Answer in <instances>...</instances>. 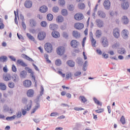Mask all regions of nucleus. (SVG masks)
I'll list each match as a JSON object with an SVG mask.
<instances>
[{"instance_id": "f257e3e1", "label": "nucleus", "mask_w": 130, "mask_h": 130, "mask_svg": "<svg viewBox=\"0 0 130 130\" xmlns=\"http://www.w3.org/2000/svg\"><path fill=\"white\" fill-rule=\"evenodd\" d=\"M44 48L47 52H48V53H50L53 50L52 45H51V44L49 43H47L45 44Z\"/></svg>"}, {"instance_id": "f03ea898", "label": "nucleus", "mask_w": 130, "mask_h": 130, "mask_svg": "<svg viewBox=\"0 0 130 130\" xmlns=\"http://www.w3.org/2000/svg\"><path fill=\"white\" fill-rule=\"evenodd\" d=\"M46 36V34L45 33V32L40 31L38 35V39H39V40L42 41V40H44Z\"/></svg>"}, {"instance_id": "7ed1b4c3", "label": "nucleus", "mask_w": 130, "mask_h": 130, "mask_svg": "<svg viewBox=\"0 0 130 130\" xmlns=\"http://www.w3.org/2000/svg\"><path fill=\"white\" fill-rule=\"evenodd\" d=\"M56 51L58 55H63L64 53V48L63 47H59L57 49Z\"/></svg>"}, {"instance_id": "20e7f679", "label": "nucleus", "mask_w": 130, "mask_h": 130, "mask_svg": "<svg viewBox=\"0 0 130 130\" xmlns=\"http://www.w3.org/2000/svg\"><path fill=\"white\" fill-rule=\"evenodd\" d=\"M101 42L104 47H107V46H108V40H107L106 38L104 37L102 38Z\"/></svg>"}, {"instance_id": "39448f33", "label": "nucleus", "mask_w": 130, "mask_h": 130, "mask_svg": "<svg viewBox=\"0 0 130 130\" xmlns=\"http://www.w3.org/2000/svg\"><path fill=\"white\" fill-rule=\"evenodd\" d=\"M74 18L77 21H81V20L84 19V16H83L82 14L77 13L74 16Z\"/></svg>"}, {"instance_id": "423d86ee", "label": "nucleus", "mask_w": 130, "mask_h": 130, "mask_svg": "<svg viewBox=\"0 0 130 130\" xmlns=\"http://www.w3.org/2000/svg\"><path fill=\"white\" fill-rule=\"evenodd\" d=\"M27 72L29 74H30V76L32 78V82H35V86H36V83H37V82L36 81L35 76H34V72L33 71H32L31 69L28 70V71Z\"/></svg>"}, {"instance_id": "0eeeda50", "label": "nucleus", "mask_w": 130, "mask_h": 130, "mask_svg": "<svg viewBox=\"0 0 130 130\" xmlns=\"http://www.w3.org/2000/svg\"><path fill=\"white\" fill-rule=\"evenodd\" d=\"M104 6L106 10H109L110 9V1L109 0H106L104 2Z\"/></svg>"}, {"instance_id": "6e6552de", "label": "nucleus", "mask_w": 130, "mask_h": 130, "mask_svg": "<svg viewBox=\"0 0 130 130\" xmlns=\"http://www.w3.org/2000/svg\"><path fill=\"white\" fill-rule=\"evenodd\" d=\"M32 3L31 1L26 0L24 3V7L27 8V9H30L32 7Z\"/></svg>"}, {"instance_id": "1a4fd4ad", "label": "nucleus", "mask_w": 130, "mask_h": 130, "mask_svg": "<svg viewBox=\"0 0 130 130\" xmlns=\"http://www.w3.org/2000/svg\"><path fill=\"white\" fill-rule=\"evenodd\" d=\"M32 85V82L29 80H26L23 82V86L26 88H29Z\"/></svg>"}, {"instance_id": "9d476101", "label": "nucleus", "mask_w": 130, "mask_h": 130, "mask_svg": "<svg viewBox=\"0 0 130 130\" xmlns=\"http://www.w3.org/2000/svg\"><path fill=\"white\" fill-rule=\"evenodd\" d=\"M128 30L127 29H123L122 31V36L124 39H126L128 38Z\"/></svg>"}, {"instance_id": "9b49d317", "label": "nucleus", "mask_w": 130, "mask_h": 130, "mask_svg": "<svg viewBox=\"0 0 130 130\" xmlns=\"http://www.w3.org/2000/svg\"><path fill=\"white\" fill-rule=\"evenodd\" d=\"M113 33V36L114 37H115V38H118V37H119V29L118 28L114 29Z\"/></svg>"}, {"instance_id": "f8f14e48", "label": "nucleus", "mask_w": 130, "mask_h": 130, "mask_svg": "<svg viewBox=\"0 0 130 130\" xmlns=\"http://www.w3.org/2000/svg\"><path fill=\"white\" fill-rule=\"evenodd\" d=\"M98 15L100 18H102L103 19L106 18V14H105V12L101 10H99L98 12Z\"/></svg>"}, {"instance_id": "ddd939ff", "label": "nucleus", "mask_w": 130, "mask_h": 130, "mask_svg": "<svg viewBox=\"0 0 130 130\" xmlns=\"http://www.w3.org/2000/svg\"><path fill=\"white\" fill-rule=\"evenodd\" d=\"M12 81L14 83H18L19 81H20V79L19 78V76L17 74H14L12 77Z\"/></svg>"}, {"instance_id": "4468645a", "label": "nucleus", "mask_w": 130, "mask_h": 130, "mask_svg": "<svg viewBox=\"0 0 130 130\" xmlns=\"http://www.w3.org/2000/svg\"><path fill=\"white\" fill-rule=\"evenodd\" d=\"M121 8L123 10H126L129 8V4L128 2H124L121 4Z\"/></svg>"}, {"instance_id": "2eb2a0df", "label": "nucleus", "mask_w": 130, "mask_h": 130, "mask_svg": "<svg viewBox=\"0 0 130 130\" xmlns=\"http://www.w3.org/2000/svg\"><path fill=\"white\" fill-rule=\"evenodd\" d=\"M75 28L78 30H81L84 28V24L81 23H77L75 24Z\"/></svg>"}, {"instance_id": "dca6fc26", "label": "nucleus", "mask_w": 130, "mask_h": 130, "mask_svg": "<svg viewBox=\"0 0 130 130\" xmlns=\"http://www.w3.org/2000/svg\"><path fill=\"white\" fill-rule=\"evenodd\" d=\"M96 25L99 27H103V21L101 19H96L95 20Z\"/></svg>"}, {"instance_id": "f3484780", "label": "nucleus", "mask_w": 130, "mask_h": 130, "mask_svg": "<svg viewBox=\"0 0 130 130\" xmlns=\"http://www.w3.org/2000/svg\"><path fill=\"white\" fill-rule=\"evenodd\" d=\"M14 13L15 16V23L16 24V25H18V19H17V16L18 17V19H19V9L16 10V11H14Z\"/></svg>"}, {"instance_id": "a211bd4d", "label": "nucleus", "mask_w": 130, "mask_h": 130, "mask_svg": "<svg viewBox=\"0 0 130 130\" xmlns=\"http://www.w3.org/2000/svg\"><path fill=\"white\" fill-rule=\"evenodd\" d=\"M52 36L54 38H58V37H60V34L57 31L54 30L52 32Z\"/></svg>"}, {"instance_id": "6ab92c4d", "label": "nucleus", "mask_w": 130, "mask_h": 130, "mask_svg": "<svg viewBox=\"0 0 130 130\" xmlns=\"http://www.w3.org/2000/svg\"><path fill=\"white\" fill-rule=\"evenodd\" d=\"M50 30L54 31V30H57L58 29V25L55 24H51L49 26Z\"/></svg>"}, {"instance_id": "aec40b11", "label": "nucleus", "mask_w": 130, "mask_h": 130, "mask_svg": "<svg viewBox=\"0 0 130 130\" xmlns=\"http://www.w3.org/2000/svg\"><path fill=\"white\" fill-rule=\"evenodd\" d=\"M71 45L73 48H77L78 46V41L76 40H73L71 42Z\"/></svg>"}, {"instance_id": "412c9836", "label": "nucleus", "mask_w": 130, "mask_h": 130, "mask_svg": "<svg viewBox=\"0 0 130 130\" xmlns=\"http://www.w3.org/2000/svg\"><path fill=\"white\" fill-rule=\"evenodd\" d=\"M122 20L123 23H124V25H127V24H128V22H129V20L126 16H123L122 18Z\"/></svg>"}, {"instance_id": "4be33fe9", "label": "nucleus", "mask_w": 130, "mask_h": 130, "mask_svg": "<svg viewBox=\"0 0 130 130\" xmlns=\"http://www.w3.org/2000/svg\"><path fill=\"white\" fill-rule=\"evenodd\" d=\"M67 63L68 64L70 68H74L75 67L76 63H75V61L72 60H69L67 61Z\"/></svg>"}, {"instance_id": "5701e85b", "label": "nucleus", "mask_w": 130, "mask_h": 130, "mask_svg": "<svg viewBox=\"0 0 130 130\" xmlns=\"http://www.w3.org/2000/svg\"><path fill=\"white\" fill-rule=\"evenodd\" d=\"M19 76L21 79H25L27 76V72L26 71L23 70L20 72Z\"/></svg>"}, {"instance_id": "b1692460", "label": "nucleus", "mask_w": 130, "mask_h": 130, "mask_svg": "<svg viewBox=\"0 0 130 130\" xmlns=\"http://www.w3.org/2000/svg\"><path fill=\"white\" fill-rule=\"evenodd\" d=\"M48 10V8L46 6H43L40 8V12H41V13H46Z\"/></svg>"}, {"instance_id": "393cba45", "label": "nucleus", "mask_w": 130, "mask_h": 130, "mask_svg": "<svg viewBox=\"0 0 130 130\" xmlns=\"http://www.w3.org/2000/svg\"><path fill=\"white\" fill-rule=\"evenodd\" d=\"M76 61L77 62V63H78V64H79V66H83V59H82V58L81 57H78L76 60Z\"/></svg>"}, {"instance_id": "a878e982", "label": "nucleus", "mask_w": 130, "mask_h": 130, "mask_svg": "<svg viewBox=\"0 0 130 130\" xmlns=\"http://www.w3.org/2000/svg\"><path fill=\"white\" fill-rule=\"evenodd\" d=\"M17 63H18V64H20V66H21V67H28V65L25 63V62H24V61H23L22 59L17 60Z\"/></svg>"}, {"instance_id": "bb28decb", "label": "nucleus", "mask_w": 130, "mask_h": 130, "mask_svg": "<svg viewBox=\"0 0 130 130\" xmlns=\"http://www.w3.org/2000/svg\"><path fill=\"white\" fill-rule=\"evenodd\" d=\"M39 108H40V103H37L36 105L35 106V108L32 110L31 111V114L32 113H35L36 110H37Z\"/></svg>"}, {"instance_id": "cd10ccee", "label": "nucleus", "mask_w": 130, "mask_h": 130, "mask_svg": "<svg viewBox=\"0 0 130 130\" xmlns=\"http://www.w3.org/2000/svg\"><path fill=\"white\" fill-rule=\"evenodd\" d=\"M34 95V90L33 89H29L27 91V95L28 97H33Z\"/></svg>"}, {"instance_id": "c85d7f7f", "label": "nucleus", "mask_w": 130, "mask_h": 130, "mask_svg": "<svg viewBox=\"0 0 130 130\" xmlns=\"http://www.w3.org/2000/svg\"><path fill=\"white\" fill-rule=\"evenodd\" d=\"M0 89H1L2 91H6V90H7V86H6L5 83L3 82L0 83Z\"/></svg>"}, {"instance_id": "c756f323", "label": "nucleus", "mask_w": 130, "mask_h": 130, "mask_svg": "<svg viewBox=\"0 0 130 130\" xmlns=\"http://www.w3.org/2000/svg\"><path fill=\"white\" fill-rule=\"evenodd\" d=\"M10 111V107L7 104L3 106V112H9Z\"/></svg>"}, {"instance_id": "7c9ffc66", "label": "nucleus", "mask_w": 130, "mask_h": 130, "mask_svg": "<svg viewBox=\"0 0 130 130\" xmlns=\"http://www.w3.org/2000/svg\"><path fill=\"white\" fill-rule=\"evenodd\" d=\"M101 35H102V32L101 30L98 29L95 32V36L97 38H100L101 37Z\"/></svg>"}, {"instance_id": "2f4dec72", "label": "nucleus", "mask_w": 130, "mask_h": 130, "mask_svg": "<svg viewBox=\"0 0 130 130\" xmlns=\"http://www.w3.org/2000/svg\"><path fill=\"white\" fill-rule=\"evenodd\" d=\"M29 23H30V27H32V28L36 26V24H37L36 21H35L34 19H30L29 20Z\"/></svg>"}, {"instance_id": "473e14b6", "label": "nucleus", "mask_w": 130, "mask_h": 130, "mask_svg": "<svg viewBox=\"0 0 130 130\" xmlns=\"http://www.w3.org/2000/svg\"><path fill=\"white\" fill-rule=\"evenodd\" d=\"M73 36L75 38H79L80 37V33L77 30H74L73 31Z\"/></svg>"}, {"instance_id": "72a5a7b5", "label": "nucleus", "mask_w": 130, "mask_h": 130, "mask_svg": "<svg viewBox=\"0 0 130 130\" xmlns=\"http://www.w3.org/2000/svg\"><path fill=\"white\" fill-rule=\"evenodd\" d=\"M8 60V57L6 56H2L0 57V61H2V62H6Z\"/></svg>"}, {"instance_id": "f704fd0d", "label": "nucleus", "mask_w": 130, "mask_h": 130, "mask_svg": "<svg viewBox=\"0 0 130 130\" xmlns=\"http://www.w3.org/2000/svg\"><path fill=\"white\" fill-rule=\"evenodd\" d=\"M87 67H88V61L86 60L84 62L83 68H82V70L83 71H84V72H86V71H87Z\"/></svg>"}, {"instance_id": "c9c22d12", "label": "nucleus", "mask_w": 130, "mask_h": 130, "mask_svg": "<svg viewBox=\"0 0 130 130\" xmlns=\"http://www.w3.org/2000/svg\"><path fill=\"white\" fill-rule=\"evenodd\" d=\"M31 107H32V101H30L29 103L26 106V108H25V109L27 111H29L31 109Z\"/></svg>"}, {"instance_id": "e433bc0d", "label": "nucleus", "mask_w": 130, "mask_h": 130, "mask_svg": "<svg viewBox=\"0 0 130 130\" xmlns=\"http://www.w3.org/2000/svg\"><path fill=\"white\" fill-rule=\"evenodd\" d=\"M41 92H40V94L38 95L37 98L38 99H40V97H41V96H42V95H43L44 94V88H43V86H41Z\"/></svg>"}, {"instance_id": "4c0bfd02", "label": "nucleus", "mask_w": 130, "mask_h": 130, "mask_svg": "<svg viewBox=\"0 0 130 130\" xmlns=\"http://www.w3.org/2000/svg\"><path fill=\"white\" fill-rule=\"evenodd\" d=\"M78 8L80 10H84L86 8V5H85V4L81 3L78 4Z\"/></svg>"}, {"instance_id": "58836bf2", "label": "nucleus", "mask_w": 130, "mask_h": 130, "mask_svg": "<svg viewBox=\"0 0 130 130\" xmlns=\"http://www.w3.org/2000/svg\"><path fill=\"white\" fill-rule=\"evenodd\" d=\"M11 74H8L5 77L3 78L4 81L8 82V81H10L11 80Z\"/></svg>"}, {"instance_id": "ea45409f", "label": "nucleus", "mask_w": 130, "mask_h": 130, "mask_svg": "<svg viewBox=\"0 0 130 130\" xmlns=\"http://www.w3.org/2000/svg\"><path fill=\"white\" fill-rule=\"evenodd\" d=\"M56 21L59 23H62V22H63V17L61 16H59L57 17Z\"/></svg>"}, {"instance_id": "a19ab883", "label": "nucleus", "mask_w": 130, "mask_h": 130, "mask_svg": "<svg viewBox=\"0 0 130 130\" xmlns=\"http://www.w3.org/2000/svg\"><path fill=\"white\" fill-rule=\"evenodd\" d=\"M26 36L28 37V38H29V39H30V40H31L32 41H35V39L34 38V36H32V35H31V34L27 33Z\"/></svg>"}, {"instance_id": "79ce46f5", "label": "nucleus", "mask_w": 130, "mask_h": 130, "mask_svg": "<svg viewBox=\"0 0 130 130\" xmlns=\"http://www.w3.org/2000/svg\"><path fill=\"white\" fill-rule=\"evenodd\" d=\"M8 87L11 89L15 88V83L12 81H10L8 83Z\"/></svg>"}, {"instance_id": "37998d69", "label": "nucleus", "mask_w": 130, "mask_h": 130, "mask_svg": "<svg viewBox=\"0 0 130 130\" xmlns=\"http://www.w3.org/2000/svg\"><path fill=\"white\" fill-rule=\"evenodd\" d=\"M47 19L48 21H52L53 19V15L51 14H48L47 16Z\"/></svg>"}, {"instance_id": "c03bdc74", "label": "nucleus", "mask_w": 130, "mask_h": 130, "mask_svg": "<svg viewBox=\"0 0 130 130\" xmlns=\"http://www.w3.org/2000/svg\"><path fill=\"white\" fill-rule=\"evenodd\" d=\"M118 53L119 54H124L125 53V50L123 48H121V50H118Z\"/></svg>"}, {"instance_id": "a18cd8bd", "label": "nucleus", "mask_w": 130, "mask_h": 130, "mask_svg": "<svg viewBox=\"0 0 130 130\" xmlns=\"http://www.w3.org/2000/svg\"><path fill=\"white\" fill-rule=\"evenodd\" d=\"M79 99L83 103H85L87 102V99L86 98H85V96H80L79 97Z\"/></svg>"}, {"instance_id": "49530a36", "label": "nucleus", "mask_w": 130, "mask_h": 130, "mask_svg": "<svg viewBox=\"0 0 130 130\" xmlns=\"http://www.w3.org/2000/svg\"><path fill=\"white\" fill-rule=\"evenodd\" d=\"M16 118V115H14L11 117H6V120H10V121H12V120H14Z\"/></svg>"}, {"instance_id": "de8ad7c7", "label": "nucleus", "mask_w": 130, "mask_h": 130, "mask_svg": "<svg viewBox=\"0 0 130 130\" xmlns=\"http://www.w3.org/2000/svg\"><path fill=\"white\" fill-rule=\"evenodd\" d=\"M93 100L96 104H98V105H100V106H102V103H100V102L98 101L96 98H93Z\"/></svg>"}, {"instance_id": "09e8293b", "label": "nucleus", "mask_w": 130, "mask_h": 130, "mask_svg": "<svg viewBox=\"0 0 130 130\" xmlns=\"http://www.w3.org/2000/svg\"><path fill=\"white\" fill-rule=\"evenodd\" d=\"M55 63L56 66H57V67H60V66L61 64V60L59 59H57L55 62Z\"/></svg>"}, {"instance_id": "8fccbe9b", "label": "nucleus", "mask_w": 130, "mask_h": 130, "mask_svg": "<svg viewBox=\"0 0 130 130\" xmlns=\"http://www.w3.org/2000/svg\"><path fill=\"white\" fill-rule=\"evenodd\" d=\"M21 116H22V112H21V111H19L16 113V117L17 118H20L21 117Z\"/></svg>"}, {"instance_id": "3c124183", "label": "nucleus", "mask_w": 130, "mask_h": 130, "mask_svg": "<svg viewBox=\"0 0 130 130\" xmlns=\"http://www.w3.org/2000/svg\"><path fill=\"white\" fill-rule=\"evenodd\" d=\"M120 121L121 122L122 124H125V118H124V116H122Z\"/></svg>"}, {"instance_id": "603ef678", "label": "nucleus", "mask_w": 130, "mask_h": 130, "mask_svg": "<svg viewBox=\"0 0 130 130\" xmlns=\"http://www.w3.org/2000/svg\"><path fill=\"white\" fill-rule=\"evenodd\" d=\"M91 41L92 46H93V47H95L96 43V40H95V39H91Z\"/></svg>"}, {"instance_id": "864d4df0", "label": "nucleus", "mask_w": 130, "mask_h": 130, "mask_svg": "<svg viewBox=\"0 0 130 130\" xmlns=\"http://www.w3.org/2000/svg\"><path fill=\"white\" fill-rule=\"evenodd\" d=\"M117 47H119V43H116L112 46V48L113 49H116Z\"/></svg>"}, {"instance_id": "5fc2aeb1", "label": "nucleus", "mask_w": 130, "mask_h": 130, "mask_svg": "<svg viewBox=\"0 0 130 130\" xmlns=\"http://www.w3.org/2000/svg\"><path fill=\"white\" fill-rule=\"evenodd\" d=\"M61 14L63 16H67L68 15V11L66 9H63L61 11Z\"/></svg>"}, {"instance_id": "6e6d98bb", "label": "nucleus", "mask_w": 130, "mask_h": 130, "mask_svg": "<svg viewBox=\"0 0 130 130\" xmlns=\"http://www.w3.org/2000/svg\"><path fill=\"white\" fill-rule=\"evenodd\" d=\"M72 77H73V74H72V72H69L66 74V79L72 78Z\"/></svg>"}, {"instance_id": "4d7b16f0", "label": "nucleus", "mask_w": 130, "mask_h": 130, "mask_svg": "<svg viewBox=\"0 0 130 130\" xmlns=\"http://www.w3.org/2000/svg\"><path fill=\"white\" fill-rule=\"evenodd\" d=\"M44 57L46 59L47 62H48V63H50L51 62V61L49 60V59H48V55L45 54Z\"/></svg>"}, {"instance_id": "13d9d810", "label": "nucleus", "mask_w": 130, "mask_h": 130, "mask_svg": "<svg viewBox=\"0 0 130 130\" xmlns=\"http://www.w3.org/2000/svg\"><path fill=\"white\" fill-rule=\"evenodd\" d=\"M12 71L14 72V73H16L17 72V68L15 66V64L12 65Z\"/></svg>"}, {"instance_id": "bf43d9fd", "label": "nucleus", "mask_w": 130, "mask_h": 130, "mask_svg": "<svg viewBox=\"0 0 130 130\" xmlns=\"http://www.w3.org/2000/svg\"><path fill=\"white\" fill-rule=\"evenodd\" d=\"M82 75V72L77 71L74 73L75 77H79V76H81Z\"/></svg>"}, {"instance_id": "052dcab7", "label": "nucleus", "mask_w": 130, "mask_h": 130, "mask_svg": "<svg viewBox=\"0 0 130 130\" xmlns=\"http://www.w3.org/2000/svg\"><path fill=\"white\" fill-rule=\"evenodd\" d=\"M59 10V8L56 6L53 8V12H54V13H57Z\"/></svg>"}, {"instance_id": "680f3d73", "label": "nucleus", "mask_w": 130, "mask_h": 130, "mask_svg": "<svg viewBox=\"0 0 130 130\" xmlns=\"http://www.w3.org/2000/svg\"><path fill=\"white\" fill-rule=\"evenodd\" d=\"M104 111V109H100L95 110V112H96V113H102V112H103Z\"/></svg>"}, {"instance_id": "e2e57ef3", "label": "nucleus", "mask_w": 130, "mask_h": 130, "mask_svg": "<svg viewBox=\"0 0 130 130\" xmlns=\"http://www.w3.org/2000/svg\"><path fill=\"white\" fill-rule=\"evenodd\" d=\"M47 25V23H46L45 21H42L41 22V25L42 27H46Z\"/></svg>"}, {"instance_id": "0e129e2a", "label": "nucleus", "mask_w": 130, "mask_h": 130, "mask_svg": "<svg viewBox=\"0 0 130 130\" xmlns=\"http://www.w3.org/2000/svg\"><path fill=\"white\" fill-rule=\"evenodd\" d=\"M28 99H27L26 98H23L22 99V103H23L24 104H26L27 103V101Z\"/></svg>"}, {"instance_id": "69168bd1", "label": "nucleus", "mask_w": 130, "mask_h": 130, "mask_svg": "<svg viewBox=\"0 0 130 130\" xmlns=\"http://www.w3.org/2000/svg\"><path fill=\"white\" fill-rule=\"evenodd\" d=\"M68 10H69V11H74V6H73V5H69L68 6Z\"/></svg>"}, {"instance_id": "338daca9", "label": "nucleus", "mask_w": 130, "mask_h": 130, "mask_svg": "<svg viewBox=\"0 0 130 130\" xmlns=\"http://www.w3.org/2000/svg\"><path fill=\"white\" fill-rule=\"evenodd\" d=\"M32 120H34L36 123H38L40 122V119L39 118H33Z\"/></svg>"}, {"instance_id": "774afa93", "label": "nucleus", "mask_w": 130, "mask_h": 130, "mask_svg": "<svg viewBox=\"0 0 130 130\" xmlns=\"http://www.w3.org/2000/svg\"><path fill=\"white\" fill-rule=\"evenodd\" d=\"M3 71L4 73H8V67L7 65H5V67L3 68Z\"/></svg>"}]
</instances>
